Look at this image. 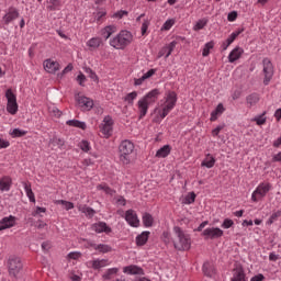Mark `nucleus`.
<instances>
[{"label":"nucleus","mask_w":281,"mask_h":281,"mask_svg":"<svg viewBox=\"0 0 281 281\" xmlns=\"http://www.w3.org/2000/svg\"><path fill=\"white\" fill-rule=\"evenodd\" d=\"M133 43V33L127 30L120 31L114 37L110 38V45L114 49H126Z\"/></svg>","instance_id":"nucleus-1"},{"label":"nucleus","mask_w":281,"mask_h":281,"mask_svg":"<svg viewBox=\"0 0 281 281\" xmlns=\"http://www.w3.org/2000/svg\"><path fill=\"white\" fill-rule=\"evenodd\" d=\"M173 233L178 238L173 241L175 249L178 251H188L192 245L190 235L186 234L179 226L173 227Z\"/></svg>","instance_id":"nucleus-2"},{"label":"nucleus","mask_w":281,"mask_h":281,"mask_svg":"<svg viewBox=\"0 0 281 281\" xmlns=\"http://www.w3.org/2000/svg\"><path fill=\"white\" fill-rule=\"evenodd\" d=\"M135 151V144L130 139L122 140L119 146L120 161L125 166L131 164V155Z\"/></svg>","instance_id":"nucleus-3"},{"label":"nucleus","mask_w":281,"mask_h":281,"mask_svg":"<svg viewBox=\"0 0 281 281\" xmlns=\"http://www.w3.org/2000/svg\"><path fill=\"white\" fill-rule=\"evenodd\" d=\"M177 92L169 91L165 97V103L162 104V112L160 113L161 120H164L175 106H177Z\"/></svg>","instance_id":"nucleus-4"},{"label":"nucleus","mask_w":281,"mask_h":281,"mask_svg":"<svg viewBox=\"0 0 281 281\" xmlns=\"http://www.w3.org/2000/svg\"><path fill=\"white\" fill-rule=\"evenodd\" d=\"M5 98L8 100V103H7L8 113H10L11 115H16V113L19 112V103H16V94L12 92V89H8L5 91Z\"/></svg>","instance_id":"nucleus-5"},{"label":"nucleus","mask_w":281,"mask_h":281,"mask_svg":"<svg viewBox=\"0 0 281 281\" xmlns=\"http://www.w3.org/2000/svg\"><path fill=\"white\" fill-rule=\"evenodd\" d=\"M8 269L9 274L13 276V278H16V276H19L23 269V262H21V258L14 256L10 257L8 260Z\"/></svg>","instance_id":"nucleus-6"},{"label":"nucleus","mask_w":281,"mask_h":281,"mask_svg":"<svg viewBox=\"0 0 281 281\" xmlns=\"http://www.w3.org/2000/svg\"><path fill=\"white\" fill-rule=\"evenodd\" d=\"M262 65L265 74L263 85L267 87V85L271 82V78H273V63H271V59L268 57H265L262 59Z\"/></svg>","instance_id":"nucleus-7"},{"label":"nucleus","mask_w":281,"mask_h":281,"mask_svg":"<svg viewBox=\"0 0 281 281\" xmlns=\"http://www.w3.org/2000/svg\"><path fill=\"white\" fill-rule=\"evenodd\" d=\"M224 232L218 227H210L202 232L205 240H216V238H222Z\"/></svg>","instance_id":"nucleus-8"},{"label":"nucleus","mask_w":281,"mask_h":281,"mask_svg":"<svg viewBox=\"0 0 281 281\" xmlns=\"http://www.w3.org/2000/svg\"><path fill=\"white\" fill-rule=\"evenodd\" d=\"M21 14L19 13V9L14 7H10L7 11V13L3 15L2 21L4 25H10L12 21H16Z\"/></svg>","instance_id":"nucleus-9"},{"label":"nucleus","mask_w":281,"mask_h":281,"mask_svg":"<svg viewBox=\"0 0 281 281\" xmlns=\"http://www.w3.org/2000/svg\"><path fill=\"white\" fill-rule=\"evenodd\" d=\"M231 281H247V274L245 273V268H243V265L237 263L235 266Z\"/></svg>","instance_id":"nucleus-10"},{"label":"nucleus","mask_w":281,"mask_h":281,"mask_svg":"<svg viewBox=\"0 0 281 281\" xmlns=\"http://www.w3.org/2000/svg\"><path fill=\"white\" fill-rule=\"evenodd\" d=\"M78 105L80 106L81 111H91L93 109V100L85 97L78 95L76 98Z\"/></svg>","instance_id":"nucleus-11"},{"label":"nucleus","mask_w":281,"mask_h":281,"mask_svg":"<svg viewBox=\"0 0 281 281\" xmlns=\"http://www.w3.org/2000/svg\"><path fill=\"white\" fill-rule=\"evenodd\" d=\"M125 221L131 227H137L139 225V218L133 209H130L125 212Z\"/></svg>","instance_id":"nucleus-12"},{"label":"nucleus","mask_w":281,"mask_h":281,"mask_svg":"<svg viewBox=\"0 0 281 281\" xmlns=\"http://www.w3.org/2000/svg\"><path fill=\"white\" fill-rule=\"evenodd\" d=\"M91 229L97 234H111V232H113V229L106 225V222L94 223L92 224Z\"/></svg>","instance_id":"nucleus-13"},{"label":"nucleus","mask_w":281,"mask_h":281,"mask_svg":"<svg viewBox=\"0 0 281 281\" xmlns=\"http://www.w3.org/2000/svg\"><path fill=\"white\" fill-rule=\"evenodd\" d=\"M160 93L161 92H159V89H153L140 100L150 106V104H155V102H157Z\"/></svg>","instance_id":"nucleus-14"},{"label":"nucleus","mask_w":281,"mask_h":281,"mask_svg":"<svg viewBox=\"0 0 281 281\" xmlns=\"http://www.w3.org/2000/svg\"><path fill=\"white\" fill-rule=\"evenodd\" d=\"M16 225V217L13 215L3 217L0 220V232H3V229H10L11 227H14Z\"/></svg>","instance_id":"nucleus-15"},{"label":"nucleus","mask_w":281,"mask_h":281,"mask_svg":"<svg viewBox=\"0 0 281 281\" xmlns=\"http://www.w3.org/2000/svg\"><path fill=\"white\" fill-rule=\"evenodd\" d=\"M175 47H177V41H172L167 44L159 50L158 58H161L162 56H165V58H169L172 52H175Z\"/></svg>","instance_id":"nucleus-16"},{"label":"nucleus","mask_w":281,"mask_h":281,"mask_svg":"<svg viewBox=\"0 0 281 281\" xmlns=\"http://www.w3.org/2000/svg\"><path fill=\"white\" fill-rule=\"evenodd\" d=\"M44 69L48 74H56V71H60V64L52 59H46L44 61Z\"/></svg>","instance_id":"nucleus-17"},{"label":"nucleus","mask_w":281,"mask_h":281,"mask_svg":"<svg viewBox=\"0 0 281 281\" xmlns=\"http://www.w3.org/2000/svg\"><path fill=\"white\" fill-rule=\"evenodd\" d=\"M271 183L269 182H261L257 188H256V193L258 194L259 199H265L267 196V193L271 191Z\"/></svg>","instance_id":"nucleus-18"},{"label":"nucleus","mask_w":281,"mask_h":281,"mask_svg":"<svg viewBox=\"0 0 281 281\" xmlns=\"http://www.w3.org/2000/svg\"><path fill=\"white\" fill-rule=\"evenodd\" d=\"M123 273H127L128 276H144V269L136 265H131L123 268Z\"/></svg>","instance_id":"nucleus-19"},{"label":"nucleus","mask_w":281,"mask_h":281,"mask_svg":"<svg viewBox=\"0 0 281 281\" xmlns=\"http://www.w3.org/2000/svg\"><path fill=\"white\" fill-rule=\"evenodd\" d=\"M202 271L206 278H214V276H216V268L210 261L203 263Z\"/></svg>","instance_id":"nucleus-20"},{"label":"nucleus","mask_w":281,"mask_h":281,"mask_svg":"<svg viewBox=\"0 0 281 281\" xmlns=\"http://www.w3.org/2000/svg\"><path fill=\"white\" fill-rule=\"evenodd\" d=\"M12 188V178L10 176H3L0 178V191L10 192Z\"/></svg>","instance_id":"nucleus-21"},{"label":"nucleus","mask_w":281,"mask_h":281,"mask_svg":"<svg viewBox=\"0 0 281 281\" xmlns=\"http://www.w3.org/2000/svg\"><path fill=\"white\" fill-rule=\"evenodd\" d=\"M245 54V49L239 46H236L228 55V63H236Z\"/></svg>","instance_id":"nucleus-22"},{"label":"nucleus","mask_w":281,"mask_h":281,"mask_svg":"<svg viewBox=\"0 0 281 281\" xmlns=\"http://www.w3.org/2000/svg\"><path fill=\"white\" fill-rule=\"evenodd\" d=\"M115 32H117V26H115V24L108 25L101 30V36H103L105 41H109L111 35L115 34Z\"/></svg>","instance_id":"nucleus-23"},{"label":"nucleus","mask_w":281,"mask_h":281,"mask_svg":"<svg viewBox=\"0 0 281 281\" xmlns=\"http://www.w3.org/2000/svg\"><path fill=\"white\" fill-rule=\"evenodd\" d=\"M138 106V120H144L146 117V114L148 113V106L149 104L145 103L142 99L137 102Z\"/></svg>","instance_id":"nucleus-24"},{"label":"nucleus","mask_w":281,"mask_h":281,"mask_svg":"<svg viewBox=\"0 0 281 281\" xmlns=\"http://www.w3.org/2000/svg\"><path fill=\"white\" fill-rule=\"evenodd\" d=\"M258 102H260V94L256 92H252L251 94H248L246 97V104L248 109H251V106H256Z\"/></svg>","instance_id":"nucleus-25"},{"label":"nucleus","mask_w":281,"mask_h":281,"mask_svg":"<svg viewBox=\"0 0 281 281\" xmlns=\"http://www.w3.org/2000/svg\"><path fill=\"white\" fill-rule=\"evenodd\" d=\"M148 238H150V232L145 231L138 236H136V245L137 247H144L148 243Z\"/></svg>","instance_id":"nucleus-26"},{"label":"nucleus","mask_w":281,"mask_h":281,"mask_svg":"<svg viewBox=\"0 0 281 281\" xmlns=\"http://www.w3.org/2000/svg\"><path fill=\"white\" fill-rule=\"evenodd\" d=\"M171 151L172 147L170 145H165L156 151V157H158V159H166Z\"/></svg>","instance_id":"nucleus-27"},{"label":"nucleus","mask_w":281,"mask_h":281,"mask_svg":"<svg viewBox=\"0 0 281 281\" xmlns=\"http://www.w3.org/2000/svg\"><path fill=\"white\" fill-rule=\"evenodd\" d=\"M24 190L26 192V196L31 203H36V196L34 195V191H32V184L30 182H22Z\"/></svg>","instance_id":"nucleus-28"},{"label":"nucleus","mask_w":281,"mask_h":281,"mask_svg":"<svg viewBox=\"0 0 281 281\" xmlns=\"http://www.w3.org/2000/svg\"><path fill=\"white\" fill-rule=\"evenodd\" d=\"M216 164V158L212 156L211 154H207L203 161L201 162L202 168H214Z\"/></svg>","instance_id":"nucleus-29"},{"label":"nucleus","mask_w":281,"mask_h":281,"mask_svg":"<svg viewBox=\"0 0 281 281\" xmlns=\"http://www.w3.org/2000/svg\"><path fill=\"white\" fill-rule=\"evenodd\" d=\"M67 126H72L74 128H81V131H87V123L79 120H69L66 122Z\"/></svg>","instance_id":"nucleus-30"},{"label":"nucleus","mask_w":281,"mask_h":281,"mask_svg":"<svg viewBox=\"0 0 281 281\" xmlns=\"http://www.w3.org/2000/svg\"><path fill=\"white\" fill-rule=\"evenodd\" d=\"M90 265L94 270H98V269H102V268L106 267L109 265V260L108 259H95V260L90 261Z\"/></svg>","instance_id":"nucleus-31"},{"label":"nucleus","mask_w":281,"mask_h":281,"mask_svg":"<svg viewBox=\"0 0 281 281\" xmlns=\"http://www.w3.org/2000/svg\"><path fill=\"white\" fill-rule=\"evenodd\" d=\"M102 45V37H92L87 42V46L91 49H98Z\"/></svg>","instance_id":"nucleus-32"},{"label":"nucleus","mask_w":281,"mask_h":281,"mask_svg":"<svg viewBox=\"0 0 281 281\" xmlns=\"http://www.w3.org/2000/svg\"><path fill=\"white\" fill-rule=\"evenodd\" d=\"M153 223H155V218L150 213L143 214V225L145 227H153Z\"/></svg>","instance_id":"nucleus-33"},{"label":"nucleus","mask_w":281,"mask_h":281,"mask_svg":"<svg viewBox=\"0 0 281 281\" xmlns=\"http://www.w3.org/2000/svg\"><path fill=\"white\" fill-rule=\"evenodd\" d=\"M120 271L119 268H110L105 271V273L102 276L103 280H111L113 276H117V272Z\"/></svg>","instance_id":"nucleus-34"},{"label":"nucleus","mask_w":281,"mask_h":281,"mask_svg":"<svg viewBox=\"0 0 281 281\" xmlns=\"http://www.w3.org/2000/svg\"><path fill=\"white\" fill-rule=\"evenodd\" d=\"M97 251L99 254H109V252L113 251V248L106 244H98Z\"/></svg>","instance_id":"nucleus-35"},{"label":"nucleus","mask_w":281,"mask_h":281,"mask_svg":"<svg viewBox=\"0 0 281 281\" xmlns=\"http://www.w3.org/2000/svg\"><path fill=\"white\" fill-rule=\"evenodd\" d=\"M49 145L57 146V148H63V146H65V140L55 136L49 139Z\"/></svg>","instance_id":"nucleus-36"},{"label":"nucleus","mask_w":281,"mask_h":281,"mask_svg":"<svg viewBox=\"0 0 281 281\" xmlns=\"http://www.w3.org/2000/svg\"><path fill=\"white\" fill-rule=\"evenodd\" d=\"M136 99H137V91H133V92L127 93V94L124 97V102H127V104L133 105V102H134Z\"/></svg>","instance_id":"nucleus-37"},{"label":"nucleus","mask_w":281,"mask_h":281,"mask_svg":"<svg viewBox=\"0 0 281 281\" xmlns=\"http://www.w3.org/2000/svg\"><path fill=\"white\" fill-rule=\"evenodd\" d=\"M210 49H214V41H211L204 45V48L202 50V56L204 58L210 56Z\"/></svg>","instance_id":"nucleus-38"},{"label":"nucleus","mask_w":281,"mask_h":281,"mask_svg":"<svg viewBox=\"0 0 281 281\" xmlns=\"http://www.w3.org/2000/svg\"><path fill=\"white\" fill-rule=\"evenodd\" d=\"M97 190H103V192H105V194H110L111 196H113V194H115V190L111 189V187L104 184H98L97 186Z\"/></svg>","instance_id":"nucleus-39"},{"label":"nucleus","mask_w":281,"mask_h":281,"mask_svg":"<svg viewBox=\"0 0 281 281\" xmlns=\"http://www.w3.org/2000/svg\"><path fill=\"white\" fill-rule=\"evenodd\" d=\"M280 217H281V210L271 214V216L267 221V225H273V223H276V221H278V218Z\"/></svg>","instance_id":"nucleus-40"},{"label":"nucleus","mask_w":281,"mask_h":281,"mask_svg":"<svg viewBox=\"0 0 281 281\" xmlns=\"http://www.w3.org/2000/svg\"><path fill=\"white\" fill-rule=\"evenodd\" d=\"M244 30H238V31H235L233 32L228 38L226 40V43L231 44L234 43L235 38H238V36H240V34H243Z\"/></svg>","instance_id":"nucleus-41"},{"label":"nucleus","mask_w":281,"mask_h":281,"mask_svg":"<svg viewBox=\"0 0 281 281\" xmlns=\"http://www.w3.org/2000/svg\"><path fill=\"white\" fill-rule=\"evenodd\" d=\"M196 201V193L190 192L186 198H184V203L187 205H192Z\"/></svg>","instance_id":"nucleus-42"},{"label":"nucleus","mask_w":281,"mask_h":281,"mask_svg":"<svg viewBox=\"0 0 281 281\" xmlns=\"http://www.w3.org/2000/svg\"><path fill=\"white\" fill-rule=\"evenodd\" d=\"M79 148L83 151V153H89L91 150V144L88 140H81L79 143Z\"/></svg>","instance_id":"nucleus-43"},{"label":"nucleus","mask_w":281,"mask_h":281,"mask_svg":"<svg viewBox=\"0 0 281 281\" xmlns=\"http://www.w3.org/2000/svg\"><path fill=\"white\" fill-rule=\"evenodd\" d=\"M148 27H150V20L146 19L143 21V24L140 27L142 36H146V32H148Z\"/></svg>","instance_id":"nucleus-44"},{"label":"nucleus","mask_w":281,"mask_h":281,"mask_svg":"<svg viewBox=\"0 0 281 281\" xmlns=\"http://www.w3.org/2000/svg\"><path fill=\"white\" fill-rule=\"evenodd\" d=\"M25 135H27V131L21 128H14L11 133L12 137H25Z\"/></svg>","instance_id":"nucleus-45"},{"label":"nucleus","mask_w":281,"mask_h":281,"mask_svg":"<svg viewBox=\"0 0 281 281\" xmlns=\"http://www.w3.org/2000/svg\"><path fill=\"white\" fill-rule=\"evenodd\" d=\"M57 203L59 205H64L65 210H67V211L74 210V202H69L66 200H58Z\"/></svg>","instance_id":"nucleus-46"},{"label":"nucleus","mask_w":281,"mask_h":281,"mask_svg":"<svg viewBox=\"0 0 281 281\" xmlns=\"http://www.w3.org/2000/svg\"><path fill=\"white\" fill-rule=\"evenodd\" d=\"M207 25V20H199L196 24L194 25L193 30L198 32L199 30H203Z\"/></svg>","instance_id":"nucleus-47"},{"label":"nucleus","mask_w":281,"mask_h":281,"mask_svg":"<svg viewBox=\"0 0 281 281\" xmlns=\"http://www.w3.org/2000/svg\"><path fill=\"white\" fill-rule=\"evenodd\" d=\"M229 227H234V220L225 218L222 223V228L229 229Z\"/></svg>","instance_id":"nucleus-48"},{"label":"nucleus","mask_w":281,"mask_h":281,"mask_svg":"<svg viewBox=\"0 0 281 281\" xmlns=\"http://www.w3.org/2000/svg\"><path fill=\"white\" fill-rule=\"evenodd\" d=\"M254 122H256V124H257L258 126H262V124H266L267 119L265 117V114H261V115H259V116H256V117L254 119Z\"/></svg>","instance_id":"nucleus-49"},{"label":"nucleus","mask_w":281,"mask_h":281,"mask_svg":"<svg viewBox=\"0 0 281 281\" xmlns=\"http://www.w3.org/2000/svg\"><path fill=\"white\" fill-rule=\"evenodd\" d=\"M124 16H128V11L126 10H121V11H117L113 14V18L114 19H124Z\"/></svg>","instance_id":"nucleus-50"},{"label":"nucleus","mask_w":281,"mask_h":281,"mask_svg":"<svg viewBox=\"0 0 281 281\" xmlns=\"http://www.w3.org/2000/svg\"><path fill=\"white\" fill-rule=\"evenodd\" d=\"M101 132L103 133V135H111V133H113V126L102 125L101 126Z\"/></svg>","instance_id":"nucleus-51"},{"label":"nucleus","mask_w":281,"mask_h":281,"mask_svg":"<svg viewBox=\"0 0 281 281\" xmlns=\"http://www.w3.org/2000/svg\"><path fill=\"white\" fill-rule=\"evenodd\" d=\"M77 82H78V85H80V87H85V82H87V76H85V74L80 72L77 76Z\"/></svg>","instance_id":"nucleus-52"},{"label":"nucleus","mask_w":281,"mask_h":281,"mask_svg":"<svg viewBox=\"0 0 281 281\" xmlns=\"http://www.w3.org/2000/svg\"><path fill=\"white\" fill-rule=\"evenodd\" d=\"M69 71H74V64H68L67 67L58 75L59 78H63L65 74H69Z\"/></svg>","instance_id":"nucleus-53"},{"label":"nucleus","mask_w":281,"mask_h":281,"mask_svg":"<svg viewBox=\"0 0 281 281\" xmlns=\"http://www.w3.org/2000/svg\"><path fill=\"white\" fill-rule=\"evenodd\" d=\"M172 25H175V20H167V21L164 23L161 30H162V31L165 30L166 32H168V30H170V29L172 27Z\"/></svg>","instance_id":"nucleus-54"},{"label":"nucleus","mask_w":281,"mask_h":281,"mask_svg":"<svg viewBox=\"0 0 281 281\" xmlns=\"http://www.w3.org/2000/svg\"><path fill=\"white\" fill-rule=\"evenodd\" d=\"M102 126H113V117H111V115H106L103 119V124Z\"/></svg>","instance_id":"nucleus-55"},{"label":"nucleus","mask_w":281,"mask_h":281,"mask_svg":"<svg viewBox=\"0 0 281 281\" xmlns=\"http://www.w3.org/2000/svg\"><path fill=\"white\" fill-rule=\"evenodd\" d=\"M86 72L89 74V78H91V80H93L94 82L98 81V75L95 74V71H93V69L87 68Z\"/></svg>","instance_id":"nucleus-56"},{"label":"nucleus","mask_w":281,"mask_h":281,"mask_svg":"<svg viewBox=\"0 0 281 281\" xmlns=\"http://www.w3.org/2000/svg\"><path fill=\"white\" fill-rule=\"evenodd\" d=\"M104 16H106V11L105 10L99 11L95 14V21H98V23H100V21H102V19H104Z\"/></svg>","instance_id":"nucleus-57"},{"label":"nucleus","mask_w":281,"mask_h":281,"mask_svg":"<svg viewBox=\"0 0 281 281\" xmlns=\"http://www.w3.org/2000/svg\"><path fill=\"white\" fill-rule=\"evenodd\" d=\"M236 19H238V12L232 11L231 13H228V15H227L228 21L234 22V21H236Z\"/></svg>","instance_id":"nucleus-58"},{"label":"nucleus","mask_w":281,"mask_h":281,"mask_svg":"<svg viewBox=\"0 0 281 281\" xmlns=\"http://www.w3.org/2000/svg\"><path fill=\"white\" fill-rule=\"evenodd\" d=\"M156 71V69H149L146 74L143 75V78L148 80V78H153V76H155Z\"/></svg>","instance_id":"nucleus-59"},{"label":"nucleus","mask_w":281,"mask_h":281,"mask_svg":"<svg viewBox=\"0 0 281 281\" xmlns=\"http://www.w3.org/2000/svg\"><path fill=\"white\" fill-rule=\"evenodd\" d=\"M80 256H82V254H80V252H69L68 254V258H70V260H78V258H80Z\"/></svg>","instance_id":"nucleus-60"},{"label":"nucleus","mask_w":281,"mask_h":281,"mask_svg":"<svg viewBox=\"0 0 281 281\" xmlns=\"http://www.w3.org/2000/svg\"><path fill=\"white\" fill-rule=\"evenodd\" d=\"M43 251H49L52 249V243L50 241H44L42 244Z\"/></svg>","instance_id":"nucleus-61"},{"label":"nucleus","mask_w":281,"mask_h":281,"mask_svg":"<svg viewBox=\"0 0 281 281\" xmlns=\"http://www.w3.org/2000/svg\"><path fill=\"white\" fill-rule=\"evenodd\" d=\"M265 274L258 273L257 276H254L250 281H265Z\"/></svg>","instance_id":"nucleus-62"},{"label":"nucleus","mask_w":281,"mask_h":281,"mask_svg":"<svg viewBox=\"0 0 281 281\" xmlns=\"http://www.w3.org/2000/svg\"><path fill=\"white\" fill-rule=\"evenodd\" d=\"M243 95V92L240 90H235L232 94L233 100H238Z\"/></svg>","instance_id":"nucleus-63"},{"label":"nucleus","mask_w":281,"mask_h":281,"mask_svg":"<svg viewBox=\"0 0 281 281\" xmlns=\"http://www.w3.org/2000/svg\"><path fill=\"white\" fill-rule=\"evenodd\" d=\"M272 161L281 164V151H279L277 155L272 156Z\"/></svg>","instance_id":"nucleus-64"}]
</instances>
